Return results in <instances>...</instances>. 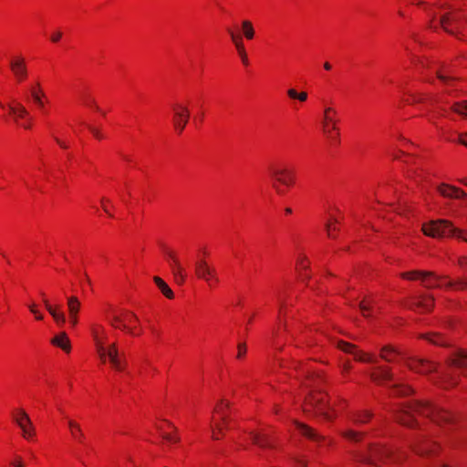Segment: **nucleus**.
Segmentation results:
<instances>
[{
  "label": "nucleus",
  "instance_id": "nucleus-38",
  "mask_svg": "<svg viewBox=\"0 0 467 467\" xmlns=\"http://www.w3.org/2000/svg\"><path fill=\"white\" fill-rule=\"evenodd\" d=\"M452 109L458 114L467 116V101L455 103Z\"/></svg>",
  "mask_w": 467,
  "mask_h": 467
},
{
  "label": "nucleus",
  "instance_id": "nucleus-1",
  "mask_svg": "<svg viewBox=\"0 0 467 467\" xmlns=\"http://www.w3.org/2000/svg\"><path fill=\"white\" fill-rule=\"evenodd\" d=\"M416 413L431 418L439 425H451L455 421L454 416L450 411L419 400L403 405L397 411V420L401 424L412 427L414 426V416Z\"/></svg>",
  "mask_w": 467,
  "mask_h": 467
},
{
  "label": "nucleus",
  "instance_id": "nucleus-60",
  "mask_svg": "<svg viewBox=\"0 0 467 467\" xmlns=\"http://www.w3.org/2000/svg\"><path fill=\"white\" fill-rule=\"evenodd\" d=\"M56 141L57 142V144H58L60 147H62V148H64V149H67V145L65 142L61 141L59 139L56 138Z\"/></svg>",
  "mask_w": 467,
  "mask_h": 467
},
{
  "label": "nucleus",
  "instance_id": "nucleus-5",
  "mask_svg": "<svg viewBox=\"0 0 467 467\" xmlns=\"http://www.w3.org/2000/svg\"><path fill=\"white\" fill-rule=\"evenodd\" d=\"M315 410L319 415L327 420H331L333 415L329 410H333L326 400V395L320 391H313L306 400L305 411Z\"/></svg>",
  "mask_w": 467,
  "mask_h": 467
},
{
  "label": "nucleus",
  "instance_id": "nucleus-9",
  "mask_svg": "<svg viewBox=\"0 0 467 467\" xmlns=\"http://www.w3.org/2000/svg\"><path fill=\"white\" fill-rule=\"evenodd\" d=\"M391 455V451L387 448L373 446L369 449L368 454L361 456V462L370 467H379L378 462H385Z\"/></svg>",
  "mask_w": 467,
  "mask_h": 467
},
{
  "label": "nucleus",
  "instance_id": "nucleus-29",
  "mask_svg": "<svg viewBox=\"0 0 467 467\" xmlns=\"http://www.w3.org/2000/svg\"><path fill=\"white\" fill-rule=\"evenodd\" d=\"M421 337L430 343L437 346H447V341L442 337L441 333L431 332L421 335Z\"/></svg>",
  "mask_w": 467,
  "mask_h": 467
},
{
  "label": "nucleus",
  "instance_id": "nucleus-48",
  "mask_svg": "<svg viewBox=\"0 0 467 467\" xmlns=\"http://www.w3.org/2000/svg\"><path fill=\"white\" fill-rule=\"evenodd\" d=\"M326 229H327V235L331 238H334V234H333V232L334 231H337V228L336 226H332L331 223H327L326 224Z\"/></svg>",
  "mask_w": 467,
  "mask_h": 467
},
{
  "label": "nucleus",
  "instance_id": "nucleus-17",
  "mask_svg": "<svg viewBox=\"0 0 467 467\" xmlns=\"http://www.w3.org/2000/svg\"><path fill=\"white\" fill-rule=\"evenodd\" d=\"M67 308L69 321L75 327L78 324V314L80 309V302L77 296H71L67 297Z\"/></svg>",
  "mask_w": 467,
  "mask_h": 467
},
{
  "label": "nucleus",
  "instance_id": "nucleus-12",
  "mask_svg": "<svg viewBox=\"0 0 467 467\" xmlns=\"http://www.w3.org/2000/svg\"><path fill=\"white\" fill-rule=\"evenodd\" d=\"M448 365L462 369V373L467 376V350L460 349L455 352L448 359Z\"/></svg>",
  "mask_w": 467,
  "mask_h": 467
},
{
  "label": "nucleus",
  "instance_id": "nucleus-4",
  "mask_svg": "<svg viewBox=\"0 0 467 467\" xmlns=\"http://www.w3.org/2000/svg\"><path fill=\"white\" fill-rule=\"evenodd\" d=\"M94 338L96 340L97 350L100 357V359L105 362L109 358L112 367L119 371L124 369L125 361L120 356L117 345L115 343L110 344L109 347H105L103 342L98 337L97 332L93 331Z\"/></svg>",
  "mask_w": 467,
  "mask_h": 467
},
{
  "label": "nucleus",
  "instance_id": "nucleus-52",
  "mask_svg": "<svg viewBox=\"0 0 467 467\" xmlns=\"http://www.w3.org/2000/svg\"><path fill=\"white\" fill-rule=\"evenodd\" d=\"M13 467H24V463L20 457H16V461L11 462Z\"/></svg>",
  "mask_w": 467,
  "mask_h": 467
},
{
  "label": "nucleus",
  "instance_id": "nucleus-16",
  "mask_svg": "<svg viewBox=\"0 0 467 467\" xmlns=\"http://www.w3.org/2000/svg\"><path fill=\"white\" fill-rule=\"evenodd\" d=\"M438 191L443 197L446 198L461 199L467 197V193L465 192L460 188L449 184L440 185Z\"/></svg>",
  "mask_w": 467,
  "mask_h": 467
},
{
  "label": "nucleus",
  "instance_id": "nucleus-45",
  "mask_svg": "<svg viewBox=\"0 0 467 467\" xmlns=\"http://www.w3.org/2000/svg\"><path fill=\"white\" fill-rule=\"evenodd\" d=\"M82 99H83V102H84L86 105L92 106V107H94L97 110H99V108L97 106L96 101H95L91 97H89V96H88V95H83Z\"/></svg>",
  "mask_w": 467,
  "mask_h": 467
},
{
  "label": "nucleus",
  "instance_id": "nucleus-22",
  "mask_svg": "<svg viewBox=\"0 0 467 467\" xmlns=\"http://www.w3.org/2000/svg\"><path fill=\"white\" fill-rule=\"evenodd\" d=\"M67 426L71 434V437L79 443H84L85 434L78 422L72 419H67Z\"/></svg>",
  "mask_w": 467,
  "mask_h": 467
},
{
  "label": "nucleus",
  "instance_id": "nucleus-56",
  "mask_svg": "<svg viewBox=\"0 0 467 467\" xmlns=\"http://www.w3.org/2000/svg\"><path fill=\"white\" fill-rule=\"evenodd\" d=\"M28 308H29V310H30V312H31L32 314H36V313H37L36 306V305H35L34 303L30 304V305L28 306Z\"/></svg>",
  "mask_w": 467,
  "mask_h": 467
},
{
  "label": "nucleus",
  "instance_id": "nucleus-34",
  "mask_svg": "<svg viewBox=\"0 0 467 467\" xmlns=\"http://www.w3.org/2000/svg\"><path fill=\"white\" fill-rule=\"evenodd\" d=\"M230 403L225 400H221L220 405L216 406L214 409V411L221 414L223 422L227 426L229 422V419L227 418L226 414L224 413V408H229Z\"/></svg>",
  "mask_w": 467,
  "mask_h": 467
},
{
  "label": "nucleus",
  "instance_id": "nucleus-54",
  "mask_svg": "<svg viewBox=\"0 0 467 467\" xmlns=\"http://www.w3.org/2000/svg\"><path fill=\"white\" fill-rule=\"evenodd\" d=\"M459 142L467 147V134H462L459 137Z\"/></svg>",
  "mask_w": 467,
  "mask_h": 467
},
{
  "label": "nucleus",
  "instance_id": "nucleus-37",
  "mask_svg": "<svg viewBox=\"0 0 467 467\" xmlns=\"http://www.w3.org/2000/svg\"><path fill=\"white\" fill-rule=\"evenodd\" d=\"M287 95L290 99H298L299 101L301 102H304L307 99V93L306 92H300L298 93L296 89L294 88H289L287 90Z\"/></svg>",
  "mask_w": 467,
  "mask_h": 467
},
{
  "label": "nucleus",
  "instance_id": "nucleus-19",
  "mask_svg": "<svg viewBox=\"0 0 467 467\" xmlns=\"http://www.w3.org/2000/svg\"><path fill=\"white\" fill-rule=\"evenodd\" d=\"M370 378L377 383H383L393 380V375L390 369L387 367H378L376 370L371 373Z\"/></svg>",
  "mask_w": 467,
  "mask_h": 467
},
{
  "label": "nucleus",
  "instance_id": "nucleus-2",
  "mask_svg": "<svg viewBox=\"0 0 467 467\" xmlns=\"http://www.w3.org/2000/svg\"><path fill=\"white\" fill-rule=\"evenodd\" d=\"M396 356H400L404 358L406 366L412 371L420 374H428L435 371L437 365L432 361L426 358H418L412 356H409L399 349L391 347L385 346L381 348L380 358L388 362L394 361Z\"/></svg>",
  "mask_w": 467,
  "mask_h": 467
},
{
  "label": "nucleus",
  "instance_id": "nucleus-32",
  "mask_svg": "<svg viewBox=\"0 0 467 467\" xmlns=\"http://www.w3.org/2000/svg\"><path fill=\"white\" fill-rule=\"evenodd\" d=\"M154 283L157 285L161 292L167 297V298H172L173 297V292L169 287V285L159 276L153 277Z\"/></svg>",
  "mask_w": 467,
  "mask_h": 467
},
{
  "label": "nucleus",
  "instance_id": "nucleus-3",
  "mask_svg": "<svg viewBox=\"0 0 467 467\" xmlns=\"http://www.w3.org/2000/svg\"><path fill=\"white\" fill-rule=\"evenodd\" d=\"M422 231L424 234L433 238L455 236L467 242V231L455 228L446 220L432 221L429 223H425L422 226Z\"/></svg>",
  "mask_w": 467,
  "mask_h": 467
},
{
  "label": "nucleus",
  "instance_id": "nucleus-40",
  "mask_svg": "<svg viewBox=\"0 0 467 467\" xmlns=\"http://www.w3.org/2000/svg\"><path fill=\"white\" fill-rule=\"evenodd\" d=\"M423 271H411L401 274V276L406 279H421Z\"/></svg>",
  "mask_w": 467,
  "mask_h": 467
},
{
  "label": "nucleus",
  "instance_id": "nucleus-28",
  "mask_svg": "<svg viewBox=\"0 0 467 467\" xmlns=\"http://www.w3.org/2000/svg\"><path fill=\"white\" fill-rule=\"evenodd\" d=\"M112 327L127 331L130 335H136L133 327H130L119 316H113L109 320Z\"/></svg>",
  "mask_w": 467,
  "mask_h": 467
},
{
  "label": "nucleus",
  "instance_id": "nucleus-15",
  "mask_svg": "<svg viewBox=\"0 0 467 467\" xmlns=\"http://www.w3.org/2000/svg\"><path fill=\"white\" fill-rule=\"evenodd\" d=\"M434 299L430 295L420 296L418 299H413L410 304V309H421L424 312L430 311L433 307Z\"/></svg>",
  "mask_w": 467,
  "mask_h": 467
},
{
  "label": "nucleus",
  "instance_id": "nucleus-57",
  "mask_svg": "<svg viewBox=\"0 0 467 467\" xmlns=\"http://www.w3.org/2000/svg\"><path fill=\"white\" fill-rule=\"evenodd\" d=\"M241 58H242V61L244 64L247 65L248 64V58H247V55H246V52L243 53V54H239Z\"/></svg>",
  "mask_w": 467,
  "mask_h": 467
},
{
  "label": "nucleus",
  "instance_id": "nucleus-30",
  "mask_svg": "<svg viewBox=\"0 0 467 467\" xmlns=\"http://www.w3.org/2000/svg\"><path fill=\"white\" fill-rule=\"evenodd\" d=\"M30 94L33 101L41 109H44L43 98L45 97V93L40 88L39 84L36 85V88H32L30 90Z\"/></svg>",
  "mask_w": 467,
  "mask_h": 467
},
{
  "label": "nucleus",
  "instance_id": "nucleus-21",
  "mask_svg": "<svg viewBox=\"0 0 467 467\" xmlns=\"http://www.w3.org/2000/svg\"><path fill=\"white\" fill-rule=\"evenodd\" d=\"M167 255L171 259V267L173 275L181 277V281L184 282L186 274H185V270L182 267V265H181L180 261L178 260L176 255L171 251L167 252Z\"/></svg>",
  "mask_w": 467,
  "mask_h": 467
},
{
  "label": "nucleus",
  "instance_id": "nucleus-24",
  "mask_svg": "<svg viewBox=\"0 0 467 467\" xmlns=\"http://www.w3.org/2000/svg\"><path fill=\"white\" fill-rule=\"evenodd\" d=\"M51 343L67 353L71 349L70 340L65 332H61L57 336L54 337L51 339Z\"/></svg>",
  "mask_w": 467,
  "mask_h": 467
},
{
  "label": "nucleus",
  "instance_id": "nucleus-18",
  "mask_svg": "<svg viewBox=\"0 0 467 467\" xmlns=\"http://www.w3.org/2000/svg\"><path fill=\"white\" fill-rule=\"evenodd\" d=\"M445 276L437 275L433 272H422L421 281L425 287H440L441 285V281L445 279Z\"/></svg>",
  "mask_w": 467,
  "mask_h": 467
},
{
  "label": "nucleus",
  "instance_id": "nucleus-49",
  "mask_svg": "<svg viewBox=\"0 0 467 467\" xmlns=\"http://www.w3.org/2000/svg\"><path fill=\"white\" fill-rule=\"evenodd\" d=\"M127 314H128L127 320L130 323H138L139 322V318L136 316V314H134L133 312H128Z\"/></svg>",
  "mask_w": 467,
  "mask_h": 467
},
{
  "label": "nucleus",
  "instance_id": "nucleus-63",
  "mask_svg": "<svg viewBox=\"0 0 467 467\" xmlns=\"http://www.w3.org/2000/svg\"><path fill=\"white\" fill-rule=\"evenodd\" d=\"M324 68L327 69V70H330L331 69V65L328 62H326L324 64Z\"/></svg>",
  "mask_w": 467,
  "mask_h": 467
},
{
  "label": "nucleus",
  "instance_id": "nucleus-14",
  "mask_svg": "<svg viewBox=\"0 0 467 467\" xmlns=\"http://www.w3.org/2000/svg\"><path fill=\"white\" fill-rule=\"evenodd\" d=\"M296 425L299 433L302 436L307 438L308 440L318 444L325 440V437L323 435L319 434L316 430L309 427L308 425L300 422H296Z\"/></svg>",
  "mask_w": 467,
  "mask_h": 467
},
{
  "label": "nucleus",
  "instance_id": "nucleus-36",
  "mask_svg": "<svg viewBox=\"0 0 467 467\" xmlns=\"http://www.w3.org/2000/svg\"><path fill=\"white\" fill-rule=\"evenodd\" d=\"M371 417L369 412L364 411L360 413L354 414L351 419L356 424H363L366 423Z\"/></svg>",
  "mask_w": 467,
  "mask_h": 467
},
{
  "label": "nucleus",
  "instance_id": "nucleus-35",
  "mask_svg": "<svg viewBox=\"0 0 467 467\" xmlns=\"http://www.w3.org/2000/svg\"><path fill=\"white\" fill-rule=\"evenodd\" d=\"M242 29L244 36L247 39H253L254 36V29L253 24L249 20H244L242 22Z\"/></svg>",
  "mask_w": 467,
  "mask_h": 467
},
{
  "label": "nucleus",
  "instance_id": "nucleus-31",
  "mask_svg": "<svg viewBox=\"0 0 467 467\" xmlns=\"http://www.w3.org/2000/svg\"><path fill=\"white\" fill-rule=\"evenodd\" d=\"M436 75L445 85H449L451 81L455 79V78L451 76V70L447 67H443L442 69H437Z\"/></svg>",
  "mask_w": 467,
  "mask_h": 467
},
{
  "label": "nucleus",
  "instance_id": "nucleus-58",
  "mask_svg": "<svg viewBox=\"0 0 467 467\" xmlns=\"http://www.w3.org/2000/svg\"><path fill=\"white\" fill-rule=\"evenodd\" d=\"M460 265L462 267L467 268V257L460 259Z\"/></svg>",
  "mask_w": 467,
  "mask_h": 467
},
{
  "label": "nucleus",
  "instance_id": "nucleus-64",
  "mask_svg": "<svg viewBox=\"0 0 467 467\" xmlns=\"http://www.w3.org/2000/svg\"><path fill=\"white\" fill-rule=\"evenodd\" d=\"M461 182L464 185H467V178L461 180Z\"/></svg>",
  "mask_w": 467,
  "mask_h": 467
},
{
  "label": "nucleus",
  "instance_id": "nucleus-13",
  "mask_svg": "<svg viewBox=\"0 0 467 467\" xmlns=\"http://www.w3.org/2000/svg\"><path fill=\"white\" fill-rule=\"evenodd\" d=\"M40 295L43 298V304L50 316L58 325H64L66 323V317L65 314L59 310V306L51 305L49 300L46 297L45 293L41 292Z\"/></svg>",
  "mask_w": 467,
  "mask_h": 467
},
{
  "label": "nucleus",
  "instance_id": "nucleus-53",
  "mask_svg": "<svg viewBox=\"0 0 467 467\" xmlns=\"http://www.w3.org/2000/svg\"><path fill=\"white\" fill-rule=\"evenodd\" d=\"M62 36V33L61 32H56L54 33L52 36H51V41L52 42H58L60 40Z\"/></svg>",
  "mask_w": 467,
  "mask_h": 467
},
{
  "label": "nucleus",
  "instance_id": "nucleus-27",
  "mask_svg": "<svg viewBox=\"0 0 467 467\" xmlns=\"http://www.w3.org/2000/svg\"><path fill=\"white\" fill-rule=\"evenodd\" d=\"M195 272L199 278L209 281V275H212V269L208 266L205 261L196 263Z\"/></svg>",
  "mask_w": 467,
  "mask_h": 467
},
{
  "label": "nucleus",
  "instance_id": "nucleus-6",
  "mask_svg": "<svg viewBox=\"0 0 467 467\" xmlns=\"http://www.w3.org/2000/svg\"><path fill=\"white\" fill-rule=\"evenodd\" d=\"M270 175L275 180V183L273 184V187L275 189L277 193H282L283 191L281 188L276 184V182H279L280 184H283L285 186H291L295 183V173L293 170L289 169L288 167L282 165V166H271L269 168Z\"/></svg>",
  "mask_w": 467,
  "mask_h": 467
},
{
  "label": "nucleus",
  "instance_id": "nucleus-51",
  "mask_svg": "<svg viewBox=\"0 0 467 467\" xmlns=\"http://www.w3.org/2000/svg\"><path fill=\"white\" fill-rule=\"evenodd\" d=\"M424 98H425V96H424V95H422V94L413 95V96H412L411 102H412V103L421 102V101H423V100H424Z\"/></svg>",
  "mask_w": 467,
  "mask_h": 467
},
{
  "label": "nucleus",
  "instance_id": "nucleus-8",
  "mask_svg": "<svg viewBox=\"0 0 467 467\" xmlns=\"http://www.w3.org/2000/svg\"><path fill=\"white\" fill-rule=\"evenodd\" d=\"M13 420L22 431V435L25 439H31L35 435V428L33 423L23 409H17L13 413Z\"/></svg>",
  "mask_w": 467,
  "mask_h": 467
},
{
  "label": "nucleus",
  "instance_id": "nucleus-11",
  "mask_svg": "<svg viewBox=\"0 0 467 467\" xmlns=\"http://www.w3.org/2000/svg\"><path fill=\"white\" fill-rule=\"evenodd\" d=\"M337 347L344 352L351 353L354 356L355 359H357L358 361L368 362V363L375 362V359L373 358H371L369 355H368L362 351L356 350V347L350 343L339 340L337 342Z\"/></svg>",
  "mask_w": 467,
  "mask_h": 467
},
{
  "label": "nucleus",
  "instance_id": "nucleus-59",
  "mask_svg": "<svg viewBox=\"0 0 467 467\" xmlns=\"http://www.w3.org/2000/svg\"><path fill=\"white\" fill-rule=\"evenodd\" d=\"M299 265L302 269H306L308 267L307 264H306V259H302L300 262H299Z\"/></svg>",
  "mask_w": 467,
  "mask_h": 467
},
{
  "label": "nucleus",
  "instance_id": "nucleus-25",
  "mask_svg": "<svg viewBox=\"0 0 467 467\" xmlns=\"http://www.w3.org/2000/svg\"><path fill=\"white\" fill-rule=\"evenodd\" d=\"M250 436L253 443L259 446L260 448L272 447V441L266 434L252 431L250 432Z\"/></svg>",
  "mask_w": 467,
  "mask_h": 467
},
{
  "label": "nucleus",
  "instance_id": "nucleus-44",
  "mask_svg": "<svg viewBox=\"0 0 467 467\" xmlns=\"http://www.w3.org/2000/svg\"><path fill=\"white\" fill-rule=\"evenodd\" d=\"M455 285H458L461 288H467V280H459L456 283L449 281L444 285L446 287H452Z\"/></svg>",
  "mask_w": 467,
  "mask_h": 467
},
{
  "label": "nucleus",
  "instance_id": "nucleus-62",
  "mask_svg": "<svg viewBox=\"0 0 467 467\" xmlns=\"http://www.w3.org/2000/svg\"><path fill=\"white\" fill-rule=\"evenodd\" d=\"M208 282L212 285L213 283H217L218 282V278L216 276H214L213 278H211L210 281H208Z\"/></svg>",
  "mask_w": 467,
  "mask_h": 467
},
{
  "label": "nucleus",
  "instance_id": "nucleus-41",
  "mask_svg": "<svg viewBox=\"0 0 467 467\" xmlns=\"http://www.w3.org/2000/svg\"><path fill=\"white\" fill-rule=\"evenodd\" d=\"M343 436L350 441H358L359 438H360V433L359 432H357V431H354L352 430H348L346 431L343 432Z\"/></svg>",
  "mask_w": 467,
  "mask_h": 467
},
{
  "label": "nucleus",
  "instance_id": "nucleus-7",
  "mask_svg": "<svg viewBox=\"0 0 467 467\" xmlns=\"http://www.w3.org/2000/svg\"><path fill=\"white\" fill-rule=\"evenodd\" d=\"M463 21L464 16L457 10L448 12L440 18L441 26L451 35H456L458 33L459 29L463 25Z\"/></svg>",
  "mask_w": 467,
  "mask_h": 467
},
{
  "label": "nucleus",
  "instance_id": "nucleus-26",
  "mask_svg": "<svg viewBox=\"0 0 467 467\" xmlns=\"http://www.w3.org/2000/svg\"><path fill=\"white\" fill-rule=\"evenodd\" d=\"M10 66L12 71L19 79H23L26 77V67L23 59L14 60L11 62Z\"/></svg>",
  "mask_w": 467,
  "mask_h": 467
},
{
  "label": "nucleus",
  "instance_id": "nucleus-61",
  "mask_svg": "<svg viewBox=\"0 0 467 467\" xmlns=\"http://www.w3.org/2000/svg\"><path fill=\"white\" fill-rule=\"evenodd\" d=\"M34 315H35L36 319H37V320H42L44 318L43 315L40 314L38 310H37V313L34 314Z\"/></svg>",
  "mask_w": 467,
  "mask_h": 467
},
{
  "label": "nucleus",
  "instance_id": "nucleus-20",
  "mask_svg": "<svg viewBox=\"0 0 467 467\" xmlns=\"http://www.w3.org/2000/svg\"><path fill=\"white\" fill-rule=\"evenodd\" d=\"M336 113L337 111L330 107L326 108L324 110V130L327 134L337 130L336 120L334 119Z\"/></svg>",
  "mask_w": 467,
  "mask_h": 467
},
{
  "label": "nucleus",
  "instance_id": "nucleus-55",
  "mask_svg": "<svg viewBox=\"0 0 467 467\" xmlns=\"http://www.w3.org/2000/svg\"><path fill=\"white\" fill-rule=\"evenodd\" d=\"M163 438L166 440V441H173V442H177L179 441L178 438H173L171 435L170 434H164L163 435Z\"/></svg>",
  "mask_w": 467,
  "mask_h": 467
},
{
  "label": "nucleus",
  "instance_id": "nucleus-50",
  "mask_svg": "<svg viewBox=\"0 0 467 467\" xmlns=\"http://www.w3.org/2000/svg\"><path fill=\"white\" fill-rule=\"evenodd\" d=\"M88 129L97 139H102V135L97 128L88 126Z\"/></svg>",
  "mask_w": 467,
  "mask_h": 467
},
{
  "label": "nucleus",
  "instance_id": "nucleus-42",
  "mask_svg": "<svg viewBox=\"0 0 467 467\" xmlns=\"http://www.w3.org/2000/svg\"><path fill=\"white\" fill-rule=\"evenodd\" d=\"M371 304H372V301H362L359 304V308H360L363 316L366 317H369L368 311L370 310Z\"/></svg>",
  "mask_w": 467,
  "mask_h": 467
},
{
  "label": "nucleus",
  "instance_id": "nucleus-47",
  "mask_svg": "<svg viewBox=\"0 0 467 467\" xmlns=\"http://www.w3.org/2000/svg\"><path fill=\"white\" fill-rule=\"evenodd\" d=\"M430 447H431L430 443H425L424 445L419 446L418 448H416L415 451L419 454H426L430 451Z\"/></svg>",
  "mask_w": 467,
  "mask_h": 467
},
{
  "label": "nucleus",
  "instance_id": "nucleus-33",
  "mask_svg": "<svg viewBox=\"0 0 467 467\" xmlns=\"http://www.w3.org/2000/svg\"><path fill=\"white\" fill-rule=\"evenodd\" d=\"M232 41L234 43V46L238 51L239 54H243L245 52L244 46L243 43V39L240 36H237L232 29L227 30Z\"/></svg>",
  "mask_w": 467,
  "mask_h": 467
},
{
  "label": "nucleus",
  "instance_id": "nucleus-10",
  "mask_svg": "<svg viewBox=\"0 0 467 467\" xmlns=\"http://www.w3.org/2000/svg\"><path fill=\"white\" fill-rule=\"evenodd\" d=\"M172 109L174 113V128L179 133H182L188 123L190 118V110L186 106H183L182 104L173 105Z\"/></svg>",
  "mask_w": 467,
  "mask_h": 467
},
{
  "label": "nucleus",
  "instance_id": "nucleus-46",
  "mask_svg": "<svg viewBox=\"0 0 467 467\" xmlns=\"http://www.w3.org/2000/svg\"><path fill=\"white\" fill-rule=\"evenodd\" d=\"M238 353L237 358H242L246 353V345L245 343H239L237 346Z\"/></svg>",
  "mask_w": 467,
  "mask_h": 467
},
{
  "label": "nucleus",
  "instance_id": "nucleus-23",
  "mask_svg": "<svg viewBox=\"0 0 467 467\" xmlns=\"http://www.w3.org/2000/svg\"><path fill=\"white\" fill-rule=\"evenodd\" d=\"M9 112L13 115L17 123L20 119H26L29 115L27 109L20 102H12L8 105Z\"/></svg>",
  "mask_w": 467,
  "mask_h": 467
},
{
  "label": "nucleus",
  "instance_id": "nucleus-39",
  "mask_svg": "<svg viewBox=\"0 0 467 467\" xmlns=\"http://www.w3.org/2000/svg\"><path fill=\"white\" fill-rule=\"evenodd\" d=\"M392 387L394 389L395 394H397V395L406 396V395H409L410 393L412 392V390H411V389L410 387L398 386V385H395V384Z\"/></svg>",
  "mask_w": 467,
  "mask_h": 467
},
{
  "label": "nucleus",
  "instance_id": "nucleus-43",
  "mask_svg": "<svg viewBox=\"0 0 467 467\" xmlns=\"http://www.w3.org/2000/svg\"><path fill=\"white\" fill-rule=\"evenodd\" d=\"M212 429V438L213 440H219L218 434H223V427L220 424H215L214 426H211Z\"/></svg>",
  "mask_w": 467,
  "mask_h": 467
}]
</instances>
